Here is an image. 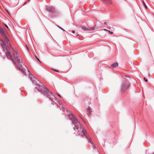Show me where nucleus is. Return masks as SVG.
Returning <instances> with one entry per match:
<instances>
[{
    "instance_id": "5",
    "label": "nucleus",
    "mask_w": 154,
    "mask_h": 154,
    "mask_svg": "<svg viewBox=\"0 0 154 154\" xmlns=\"http://www.w3.org/2000/svg\"><path fill=\"white\" fill-rule=\"evenodd\" d=\"M3 37L4 39V41L2 40H1L2 42L1 43V45L3 47V48H5V46L6 45L8 46V43L9 41V39L7 38L6 35H5Z\"/></svg>"
},
{
    "instance_id": "27",
    "label": "nucleus",
    "mask_w": 154,
    "mask_h": 154,
    "mask_svg": "<svg viewBox=\"0 0 154 154\" xmlns=\"http://www.w3.org/2000/svg\"><path fill=\"white\" fill-rule=\"evenodd\" d=\"M58 96H59L60 97H61L60 96V95H58Z\"/></svg>"
},
{
    "instance_id": "13",
    "label": "nucleus",
    "mask_w": 154,
    "mask_h": 154,
    "mask_svg": "<svg viewBox=\"0 0 154 154\" xmlns=\"http://www.w3.org/2000/svg\"><path fill=\"white\" fill-rule=\"evenodd\" d=\"M118 66V63L117 62L115 63L112 65V66L113 67H116Z\"/></svg>"
},
{
    "instance_id": "26",
    "label": "nucleus",
    "mask_w": 154,
    "mask_h": 154,
    "mask_svg": "<svg viewBox=\"0 0 154 154\" xmlns=\"http://www.w3.org/2000/svg\"><path fill=\"white\" fill-rule=\"evenodd\" d=\"M54 71H56V72H58V71H57V70H54Z\"/></svg>"
},
{
    "instance_id": "1",
    "label": "nucleus",
    "mask_w": 154,
    "mask_h": 154,
    "mask_svg": "<svg viewBox=\"0 0 154 154\" xmlns=\"http://www.w3.org/2000/svg\"><path fill=\"white\" fill-rule=\"evenodd\" d=\"M71 115L72 117V121L73 123L75 125V128H76L78 130V132L80 131H81L82 128L81 125L80 123L78 121L77 119H76L75 116L73 114H72Z\"/></svg>"
},
{
    "instance_id": "6",
    "label": "nucleus",
    "mask_w": 154,
    "mask_h": 154,
    "mask_svg": "<svg viewBox=\"0 0 154 154\" xmlns=\"http://www.w3.org/2000/svg\"><path fill=\"white\" fill-rule=\"evenodd\" d=\"M81 27L83 30L85 31H93L95 29L94 27L92 28L89 27L86 24L82 25Z\"/></svg>"
},
{
    "instance_id": "4",
    "label": "nucleus",
    "mask_w": 154,
    "mask_h": 154,
    "mask_svg": "<svg viewBox=\"0 0 154 154\" xmlns=\"http://www.w3.org/2000/svg\"><path fill=\"white\" fill-rule=\"evenodd\" d=\"M4 49L5 50V54L7 57H11V59L14 62V63L16 64V63L15 62L14 59L12 58V56L11 53V50L9 49L8 46L7 45H6L5 48H4Z\"/></svg>"
},
{
    "instance_id": "7",
    "label": "nucleus",
    "mask_w": 154,
    "mask_h": 154,
    "mask_svg": "<svg viewBox=\"0 0 154 154\" xmlns=\"http://www.w3.org/2000/svg\"><path fill=\"white\" fill-rule=\"evenodd\" d=\"M44 92L45 95L48 97L51 100L54 97L52 93L50 92L47 88L45 89Z\"/></svg>"
},
{
    "instance_id": "11",
    "label": "nucleus",
    "mask_w": 154,
    "mask_h": 154,
    "mask_svg": "<svg viewBox=\"0 0 154 154\" xmlns=\"http://www.w3.org/2000/svg\"><path fill=\"white\" fill-rule=\"evenodd\" d=\"M105 3L108 5H110L112 4V2L111 0H103Z\"/></svg>"
},
{
    "instance_id": "24",
    "label": "nucleus",
    "mask_w": 154,
    "mask_h": 154,
    "mask_svg": "<svg viewBox=\"0 0 154 154\" xmlns=\"http://www.w3.org/2000/svg\"><path fill=\"white\" fill-rule=\"evenodd\" d=\"M79 34H78V35H76V36H79Z\"/></svg>"
},
{
    "instance_id": "19",
    "label": "nucleus",
    "mask_w": 154,
    "mask_h": 154,
    "mask_svg": "<svg viewBox=\"0 0 154 154\" xmlns=\"http://www.w3.org/2000/svg\"><path fill=\"white\" fill-rule=\"evenodd\" d=\"M75 31L74 30H72V33L73 34H74L75 33Z\"/></svg>"
},
{
    "instance_id": "14",
    "label": "nucleus",
    "mask_w": 154,
    "mask_h": 154,
    "mask_svg": "<svg viewBox=\"0 0 154 154\" xmlns=\"http://www.w3.org/2000/svg\"><path fill=\"white\" fill-rule=\"evenodd\" d=\"M91 108L90 107H88L87 109V111L88 112L89 114H90V113L91 112Z\"/></svg>"
},
{
    "instance_id": "3",
    "label": "nucleus",
    "mask_w": 154,
    "mask_h": 154,
    "mask_svg": "<svg viewBox=\"0 0 154 154\" xmlns=\"http://www.w3.org/2000/svg\"><path fill=\"white\" fill-rule=\"evenodd\" d=\"M13 50L14 52V57L16 61L17 62L19 65L22 67V61L21 58L19 56V54L17 53V50L14 49H13Z\"/></svg>"
},
{
    "instance_id": "18",
    "label": "nucleus",
    "mask_w": 154,
    "mask_h": 154,
    "mask_svg": "<svg viewBox=\"0 0 154 154\" xmlns=\"http://www.w3.org/2000/svg\"><path fill=\"white\" fill-rule=\"evenodd\" d=\"M108 31L111 34H112L113 33L112 32H110V31Z\"/></svg>"
},
{
    "instance_id": "17",
    "label": "nucleus",
    "mask_w": 154,
    "mask_h": 154,
    "mask_svg": "<svg viewBox=\"0 0 154 154\" xmlns=\"http://www.w3.org/2000/svg\"><path fill=\"white\" fill-rule=\"evenodd\" d=\"M36 59H37V60L39 61V62L40 63H41V62L38 59V58L37 57H36Z\"/></svg>"
},
{
    "instance_id": "2",
    "label": "nucleus",
    "mask_w": 154,
    "mask_h": 154,
    "mask_svg": "<svg viewBox=\"0 0 154 154\" xmlns=\"http://www.w3.org/2000/svg\"><path fill=\"white\" fill-rule=\"evenodd\" d=\"M34 81H35V85H36L35 88L39 91L41 92L43 91H44L45 89L46 88L37 79H35Z\"/></svg>"
},
{
    "instance_id": "15",
    "label": "nucleus",
    "mask_w": 154,
    "mask_h": 154,
    "mask_svg": "<svg viewBox=\"0 0 154 154\" xmlns=\"http://www.w3.org/2000/svg\"><path fill=\"white\" fill-rule=\"evenodd\" d=\"M144 79L146 82H147L148 81L147 79H146L145 77L144 78Z\"/></svg>"
},
{
    "instance_id": "12",
    "label": "nucleus",
    "mask_w": 154,
    "mask_h": 154,
    "mask_svg": "<svg viewBox=\"0 0 154 154\" xmlns=\"http://www.w3.org/2000/svg\"><path fill=\"white\" fill-rule=\"evenodd\" d=\"M82 131V137H84V136H86V131L83 129H82L81 131Z\"/></svg>"
},
{
    "instance_id": "22",
    "label": "nucleus",
    "mask_w": 154,
    "mask_h": 154,
    "mask_svg": "<svg viewBox=\"0 0 154 154\" xmlns=\"http://www.w3.org/2000/svg\"><path fill=\"white\" fill-rule=\"evenodd\" d=\"M58 27L59 28H60V29H62V30H64V29H63L62 28H61V27H59L58 26Z\"/></svg>"
},
{
    "instance_id": "25",
    "label": "nucleus",
    "mask_w": 154,
    "mask_h": 154,
    "mask_svg": "<svg viewBox=\"0 0 154 154\" xmlns=\"http://www.w3.org/2000/svg\"><path fill=\"white\" fill-rule=\"evenodd\" d=\"M6 11L8 14H9V12H8V11Z\"/></svg>"
},
{
    "instance_id": "16",
    "label": "nucleus",
    "mask_w": 154,
    "mask_h": 154,
    "mask_svg": "<svg viewBox=\"0 0 154 154\" xmlns=\"http://www.w3.org/2000/svg\"><path fill=\"white\" fill-rule=\"evenodd\" d=\"M143 4H144V5L145 8L146 9L147 8V7H146V5L145 3H144V1H143Z\"/></svg>"
},
{
    "instance_id": "23",
    "label": "nucleus",
    "mask_w": 154,
    "mask_h": 154,
    "mask_svg": "<svg viewBox=\"0 0 154 154\" xmlns=\"http://www.w3.org/2000/svg\"><path fill=\"white\" fill-rule=\"evenodd\" d=\"M5 25L7 27V28H8V26L7 25Z\"/></svg>"
},
{
    "instance_id": "9",
    "label": "nucleus",
    "mask_w": 154,
    "mask_h": 154,
    "mask_svg": "<svg viewBox=\"0 0 154 154\" xmlns=\"http://www.w3.org/2000/svg\"><path fill=\"white\" fill-rule=\"evenodd\" d=\"M18 68L19 70H21L23 74H25V73H26L25 70H28V69L26 67V66H25V67H24L25 68L22 69L21 67H18Z\"/></svg>"
},
{
    "instance_id": "8",
    "label": "nucleus",
    "mask_w": 154,
    "mask_h": 154,
    "mask_svg": "<svg viewBox=\"0 0 154 154\" xmlns=\"http://www.w3.org/2000/svg\"><path fill=\"white\" fill-rule=\"evenodd\" d=\"M130 84L129 82L124 83L122 85V90L123 91H125L130 86Z\"/></svg>"
},
{
    "instance_id": "21",
    "label": "nucleus",
    "mask_w": 154,
    "mask_h": 154,
    "mask_svg": "<svg viewBox=\"0 0 154 154\" xmlns=\"http://www.w3.org/2000/svg\"><path fill=\"white\" fill-rule=\"evenodd\" d=\"M9 45L10 48H11V45L10 43H9Z\"/></svg>"
},
{
    "instance_id": "10",
    "label": "nucleus",
    "mask_w": 154,
    "mask_h": 154,
    "mask_svg": "<svg viewBox=\"0 0 154 154\" xmlns=\"http://www.w3.org/2000/svg\"><path fill=\"white\" fill-rule=\"evenodd\" d=\"M0 33L3 37L6 35L4 30L1 26H0Z\"/></svg>"
},
{
    "instance_id": "20",
    "label": "nucleus",
    "mask_w": 154,
    "mask_h": 154,
    "mask_svg": "<svg viewBox=\"0 0 154 154\" xmlns=\"http://www.w3.org/2000/svg\"><path fill=\"white\" fill-rule=\"evenodd\" d=\"M91 138H90V139H89V142H90V143H91Z\"/></svg>"
}]
</instances>
